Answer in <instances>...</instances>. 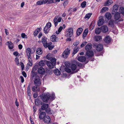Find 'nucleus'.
<instances>
[{"instance_id": "5", "label": "nucleus", "mask_w": 124, "mask_h": 124, "mask_svg": "<svg viewBox=\"0 0 124 124\" xmlns=\"http://www.w3.org/2000/svg\"><path fill=\"white\" fill-rule=\"evenodd\" d=\"M51 26V24L50 22H48L46 23V26L44 27L43 29V31L44 33L45 34H47L49 32L50 28Z\"/></svg>"}, {"instance_id": "44", "label": "nucleus", "mask_w": 124, "mask_h": 124, "mask_svg": "<svg viewBox=\"0 0 124 124\" xmlns=\"http://www.w3.org/2000/svg\"><path fill=\"white\" fill-rule=\"evenodd\" d=\"M86 5V2L85 1H83L81 4V6L82 8H84L85 7Z\"/></svg>"}, {"instance_id": "13", "label": "nucleus", "mask_w": 124, "mask_h": 124, "mask_svg": "<svg viewBox=\"0 0 124 124\" xmlns=\"http://www.w3.org/2000/svg\"><path fill=\"white\" fill-rule=\"evenodd\" d=\"M111 39L110 37L109 36H107L103 40L105 43L108 44L111 42Z\"/></svg>"}, {"instance_id": "37", "label": "nucleus", "mask_w": 124, "mask_h": 124, "mask_svg": "<svg viewBox=\"0 0 124 124\" xmlns=\"http://www.w3.org/2000/svg\"><path fill=\"white\" fill-rule=\"evenodd\" d=\"M70 68L71 70L73 71L75 70L77 68V66L75 64H71Z\"/></svg>"}, {"instance_id": "11", "label": "nucleus", "mask_w": 124, "mask_h": 124, "mask_svg": "<svg viewBox=\"0 0 124 124\" xmlns=\"http://www.w3.org/2000/svg\"><path fill=\"white\" fill-rule=\"evenodd\" d=\"M103 48V45L101 44L97 45L96 47V49L98 51H101Z\"/></svg>"}, {"instance_id": "48", "label": "nucleus", "mask_w": 124, "mask_h": 124, "mask_svg": "<svg viewBox=\"0 0 124 124\" xmlns=\"http://www.w3.org/2000/svg\"><path fill=\"white\" fill-rule=\"evenodd\" d=\"M38 86H33L32 88V90L33 92H35L36 91V90Z\"/></svg>"}, {"instance_id": "3", "label": "nucleus", "mask_w": 124, "mask_h": 124, "mask_svg": "<svg viewBox=\"0 0 124 124\" xmlns=\"http://www.w3.org/2000/svg\"><path fill=\"white\" fill-rule=\"evenodd\" d=\"M50 94H49L45 93L41 96V98L42 101L46 103H47L48 101L50 99Z\"/></svg>"}, {"instance_id": "40", "label": "nucleus", "mask_w": 124, "mask_h": 124, "mask_svg": "<svg viewBox=\"0 0 124 124\" xmlns=\"http://www.w3.org/2000/svg\"><path fill=\"white\" fill-rule=\"evenodd\" d=\"M45 61L43 60H41L39 63V65L41 66H43L45 65Z\"/></svg>"}, {"instance_id": "15", "label": "nucleus", "mask_w": 124, "mask_h": 124, "mask_svg": "<svg viewBox=\"0 0 124 124\" xmlns=\"http://www.w3.org/2000/svg\"><path fill=\"white\" fill-rule=\"evenodd\" d=\"M92 47V45L90 43H88L85 46V49L87 51H90Z\"/></svg>"}, {"instance_id": "55", "label": "nucleus", "mask_w": 124, "mask_h": 124, "mask_svg": "<svg viewBox=\"0 0 124 124\" xmlns=\"http://www.w3.org/2000/svg\"><path fill=\"white\" fill-rule=\"evenodd\" d=\"M28 52H31V50L30 49V48H27L26 50V53Z\"/></svg>"}, {"instance_id": "9", "label": "nucleus", "mask_w": 124, "mask_h": 124, "mask_svg": "<svg viewBox=\"0 0 124 124\" xmlns=\"http://www.w3.org/2000/svg\"><path fill=\"white\" fill-rule=\"evenodd\" d=\"M68 32V35L70 37H71L73 35V30L72 28H70L67 30Z\"/></svg>"}, {"instance_id": "33", "label": "nucleus", "mask_w": 124, "mask_h": 124, "mask_svg": "<svg viewBox=\"0 0 124 124\" xmlns=\"http://www.w3.org/2000/svg\"><path fill=\"white\" fill-rule=\"evenodd\" d=\"M54 72L57 75H60L61 73L60 72L58 69L55 70L54 71Z\"/></svg>"}, {"instance_id": "46", "label": "nucleus", "mask_w": 124, "mask_h": 124, "mask_svg": "<svg viewBox=\"0 0 124 124\" xmlns=\"http://www.w3.org/2000/svg\"><path fill=\"white\" fill-rule=\"evenodd\" d=\"M45 110L46 112L48 114H52V113L51 112V110L50 108H48L47 109H46Z\"/></svg>"}, {"instance_id": "16", "label": "nucleus", "mask_w": 124, "mask_h": 124, "mask_svg": "<svg viewBox=\"0 0 124 124\" xmlns=\"http://www.w3.org/2000/svg\"><path fill=\"white\" fill-rule=\"evenodd\" d=\"M101 29L103 33H106L108 31V28L107 26H102L101 27Z\"/></svg>"}, {"instance_id": "1", "label": "nucleus", "mask_w": 124, "mask_h": 124, "mask_svg": "<svg viewBox=\"0 0 124 124\" xmlns=\"http://www.w3.org/2000/svg\"><path fill=\"white\" fill-rule=\"evenodd\" d=\"M36 70L37 67H34L31 71V75L32 78L35 77L34 80V85L36 86H39L41 84V80L39 77L37 73L34 71Z\"/></svg>"}, {"instance_id": "38", "label": "nucleus", "mask_w": 124, "mask_h": 124, "mask_svg": "<svg viewBox=\"0 0 124 124\" xmlns=\"http://www.w3.org/2000/svg\"><path fill=\"white\" fill-rule=\"evenodd\" d=\"M101 28H98L95 29V33L96 34H99L101 31Z\"/></svg>"}, {"instance_id": "25", "label": "nucleus", "mask_w": 124, "mask_h": 124, "mask_svg": "<svg viewBox=\"0 0 124 124\" xmlns=\"http://www.w3.org/2000/svg\"><path fill=\"white\" fill-rule=\"evenodd\" d=\"M83 29L81 28H78L76 31V34L78 36H79L82 33Z\"/></svg>"}, {"instance_id": "62", "label": "nucleus", "mask_w": 124, "mask_h": 124, "mask_svg": "<svg viewBox=\"0 0 124 124\" xmlns=\"http://www.w3.org/2000/svg\"><path fill=\"white\" fill-rule=\"evenodd\" d=\"M20 78L21 79V81L22 83H23L24 81V80L23 77L22 76H20Z\"/></svg>"}, {"instance_id": "30", "label": "nucleus", "mask_w": 124, "mask_h": 124, "mask_svg": "<svg viewBox=\"0 0 124 124\" xmlns=\"http://www.w3.org/2000/svg\"><path fill=\"white\" fill-rule=\"evenodd\" d=\"M113 2L112 0H108L105 3L104 5L105 6H108L111 4Z\"/></svg>"}, {"instance_id": "54", "label": "nucleus", "mask_w": 124, "mask_h": 124, "mask_svg": "<svg viewBox=\"0 0 124 124\" xmlns=\"http://www.w3.org/2000/svg\"><path fill=\"white\" fill-rule=\"evenodd\" d=\"M15 61L16 62L17 64L18 65L19 64V59L17 57H16L15 58Z\"/></svg>"}, {"instance_id": "42", "label": "nucleus", "mask_w": 124, "mask_h": 124, "mask_svg": "<svg viewBox=\"0 0 124 124\" xmlns=\"http://www.w3.org/2000/svg\"><path fill=\"white\" fill-rule=\"evenodd\" d=\"M46 2V3H47L48 4H51L53 3H54V0H45Z\"/></svg>"}, {"instance_id": "21", "label": "nucleus", "mask_w": 124, "mask_h": 124, "mask_svg": "<svg viewBox=\"0 0 124 124\" xmlns=\"http://www.w3.org/2000/svg\"><path fill=\"white\" fill-rule=\"evenodd\" d=\"M104 23V21L103 18L100 19L98 22V25L99 26L102 25Z\"/></svg>"}, {"instance_id": "28", "label": "nucleus", "mask_w": 124, "mask_h": 124, "mask_svg": "<svg viewBox=\"0 0 124 124\" xmlns=\"http://www.w3.org/2000/svg\"><path fill=\"white\" fill-rule=\"evenodd\" d=\"M14 47L13 44L10 41H8V47L10 49H13Z\"/></svg>"}, {"instance_id": "51", "label": "nucleus", "mask_w": 124, "mask_h": 124, "mask_svg": "<svg viewBox=\"0 0 124 124\" xmlns=\"http://www.w3.org/2000/svg\"><path fill=\"white\" fill-rule=\"evenodd\" d=\"M20 63L22 68V70H23L24 69V65L23 63L22 62H20Z\"/></svg>"}, {"instance_id": "4", "label": "nucleus", "mask_w": 124, "mask_h": 124, "mask_svg": "<svg viewBox=\"0 0 124 124\" xmlns=\"http://www.w3.org/2000/svg\"><path fill=\"white\" fill-rule=\"evenodd\" d=\"M65 64L66 67H65L64 70L67 72L68 73H70L71 74H73L77 72V71H71V70L68 68V67H69L70 64L68 63V62H65Z\"/></svg>"}, {"instance_id": "47", "label": "nucleus", "mask_w": 124, "mask_h": 124, "mask_svg": "<svg viewBox=\"0 0 124 124\" xmlns=\"http://www.w3.org/2000/svg\"><path fill=\"white\" fill-rule=\"evenodd\" d=\"M51 99L52 100H54L55 99V95L54 93H53L51 96L50 95Z\"/></svg>"}, {"instance_id": "41", "label": "nucleus", "mask_w": 124, "mask_h": 124, "mask_svg": "<svg viewBox=\"0 0 124 124\" xmlns=\"http://www.w3.org/2000/svg\"><path fill=\"white\" fill-rule=\"evenodd\" d=\"M92 15V13H89L86 14L84 18L85 19L87 18L88 19Z\"/></svg>"}, {"instance_id": "8", "label": "nucleus", "mask_w": 124, "mask_h": 124, "mask_svg": "<svg viewBox=\"0 0 124 124\" xmlns=\"http://www.w3.org/2000/svg\"><path fill=\"white\" fill-rule=\"evenodd\" d=\"M43 120L45 123L48 124L50 122L51 119L49 116H46L43 118Z\"/></svg>"}, {"instance_id": "50", "label": "nucleus", "mask_w": 124, "mask_h": 124, "mask_svg": "<svg viewBox=\"0 0 124 124\" xmlns=\"http://www.w3.org/2000/svg\"><path fill=\"white\" fill-rule=\"evenodd\" d=\"M69 1L68 0H66L64 1L63 4V6H66L68 3Z\"/></svg>"}, {"instance_id": "26", "label": "nucleus", "mask_w": 124, "mask_h": 124, "mask_svg": "<svg viewBox=\"0 0 124 124\" xmlns=\"http://www.w3.org/2000/svg\"><path fill=\"white\" fill-rule=\"evenodd\" d=\"M106 17L108 20L110 19L111 18V14L109 12H107L105 14Z\"/></svg>"}, {"instance_id": "34", "label": "nucleus", "mask_w": 124, "mask_h": 124, "mask_svg": "<svg viewBox=\"0 0 124 124\" xmlns=\"http://www.w3.org/2000/svg\"><path fill=\"white\" fill-rule=\"evenodd\" d=\"M79 51V49L78 47H75L74 49L73 52H72L73 55H74L75 54L77 53Z\"/></svg>"}, {"instance_id": "45", "label": "nucleus", "mask_w": 124, "mask_h": 124, "mask_svg": "<svg viewBox=\"0 0 124 124\" xmlns=\"http://www.w3.org/2000/svg\"><path fill=\"white\" fill-rule=\"evenodd\" d=\"M54 23L55 27H56L57 25L58 22L57 21V18L56 17L54 19Z\"/></svg>"}, {"instance_id": "58", "label": "nucleus", "mask_w": 124, "mask_h": 124, "mask_svg": "<svg viewBox=\"0 0 124 124\" xmlns=\"http://www.w3.org/2000/svg\"><path fill=\"white\" fill-rule=\"evenodd\" d=\"M48 47V48L49 50H51L54 47L53 46H50L48 45V46L47 47Z\"/></svg>"}, {"instance_id": "14", "label": "nucleus", "mask_w": 124, "mask_h": 124, "mask_svg": "<svg viewBox=\"0 0 124 124\" xmlns=\"http://www.w3.org/2000/svg\"><path fill=\"white\" fill-rule=\"evenodd\" d=\"M52 42H57L59 41V38H57L56 36L54 35H52L50 38Z\"/></svg>"}, {"instance_id": "6", "label": "nucleus", "mask_w": 124, "mask_h": 124, "mask_svg": "<svg viewBox=\"0 0 124 124\" xmlns=\"http://www.w3.org/2000/svg\"><path fill=\"white\" fill-rule=\"evenodd\" d=\"M70 50L68 48L66 49L62 53V56L64 58H67L70 54Z\"/></svg>"}, {"instance_id": "7", "label": "nucleus", "mask_w": 124, "mask_h": 124, "mask_svg": "<svg viewBox=\"0 0 124 124\" xmlns=\"http://www.w3.org/2000/svg\"><path fill=\"white\" fill-rule=\"evenodd\" d=\"M44 38H43L41 39V42L43 44L44 47L45 48L47 47L48 46V44L47 42V38H45V37Z\"/></svg>"}, {"instance_id": "49", "label": "nucleus", "mask_w": 124, "mask_h": 124, "mask_svg": "<svg viewBox=\"0 0 124 124\" xmlns=\"http://www.w3.org/2000/svg\"><path fill=\"white\" fill-rule=\"evenodd\" d=\"M76 64L79 67H81L82 66V63L78 62H76Z\"/></svg>"}, {"instance_id": "20", "label": "nucleus", "mask_w": 124, "mask_h": 124, "mask_svg": "<svg viewBox=\"0 0 124 124\" xmlns=\"http://www.w3.org/2000/svg\"><path fill=\"white\" fill-rule=\"evenodd\" d=\"M42 105L41 106V108L42 110H45L49 107V105L47 104L43 103Z\"/></svg>"}, {"instance_id": "18", "label": "nucleus", "mask_w": 124, "mask_h": 124, "mask_svg": "<svg viewBox=\"0 0 124 124\" xmlns=\"http://www.w3.org/2000/svg\"><path fill=\"white\" fill-rule=\"evenodd\" d=\"M78 60L79 61L83 62L86 61V58L85 56H80L78 57Z\"/></svg>"}, {"instance_id": "60", "label": "nucleus", "mask_w": 124, "mask_h": 124, "mask_svg": "<svg viewBox=\"0 0 124 124\" xmlns=\"http://www.w3.org/2000/svg\"><path fill=\"white\" fill-rule=\"evenodd\" d=\"M79 43V42L78 41H76V42L75 43H74L73 45L75 46H77L78 44Z\"/></svg>"}, {"instance_id": "2", "label": "nucleus", "mask_w": 124, "mask_h": 124, "mask_svg": "<svg viewBox=\"0 0 124 124\" xmlns=\"http://www.w3.org/2000/svg\"><path fill=\"white\" fill-rule=\"evenodd\" d=\"M47 58L51 61H47L46 62V64L47 66L50 69L53 68L54 66H55L56 61L55 58Z\"/></svg>"}, {"instance_id": "56", "label": "nucleus", "mask_w": 124, "mask_h": 124, "mask_svg": "<svg viewBox=\"0 0 124 124\" xmlns=\"http://www.w3.org/2000/svg\"><path fill=\"white\" fill-rule=\"evenodd\" d=\"M22 73L23 76L26 78L27 77V75L26 73L24 71H23L22 72Z\"/></svg>"}, {"instance_id": "57", "label": "nucleus", "mask_w": 124, "mask_h": 124, "mask_svg": "<svg viewBox=\"0 0 124 124\" xmlns=\"http://www.w3.org/2000/svg\"><path fill=\"white\" fill-rule=\"evenodd\" d=\"M41 29V28H37L36 30L35 31V32H36L37 33H38L39 31H40V30Z\"/></svg>"}, {"instance_id": "61", "label": "nucleus", "mask_w": 124, "mask_h": 124, "mask_svg": "<svg viewBox=\"0 0 124 124\" xmlns=\"http://www.w3.org/2000/svg\"><path fill=\"white\" fill-rule=\"evenodd\" d=\"M29 62L27 64V65H28L29 66H31L32 65V60H31V62H30L29 61Z\"/></svg>"}, {"instance_id": "63", "label": "nucleus", "mask_w": 124, "mask_h": 124, "mask_svg": "<svg viewBox=\"0 0 124 124\" xmlns=\"http://www.w3.org/2000/svg\"><path fill=\"white\" fill-rule=\"evenodd\" d=\"M33 109L34 112V113L36 111L37 108H36V106H33Z\"/></svg>"}, {"instance_id": "32", "label": "nucleus", "mask_w": 124, "mask_h": 124, "mask_svg": "<svg viewBox=\"0 0 124 124\" xmlns=\"http://www.w3.org/2000/svg\"><path fill=\"white\" fill-rule=\"evenodd\" d=\"M27 89V93L28 94V95L30 97L31 96V89L30 85H28V86Z\"/></svg>"}, {"instance_id": "22", "label": "nucleus", "mask_w": 124, "mask_h": 124, "mask_svg": "<svg viewBox=\"0 0 124 124\" xmlns=\"http://www.w3.org/2000/svg\"><path fill=\"white\" fill-rule=\"evenodd\" d=\"M35 102L36 105H42L43 103V102H42L40 100L38 99H35Z\"/></svg>"}, {"instance_id": "43", "label": "nucleus", "mask_w": 124, "mask_h": 124, "mask_svg": "<svg viewBox=\"0 0 124 124\" xmlns=\"http://www.w3.org/2000/svg\"><path fill=\"white\" fill-rule=\"evenodd\" d=\"M119 10L120 12L122 13L124 16V8L123 7H120L119 8Z\"/></svg>"}, {"instance_id": "52", "label": "nucleus", "mask_w": 124, "mask_h": 124, "mask_svg": "<svg viewBox=\"0 0 124 124\" xmlns=\"http://www.w3.org/2000/svg\"><path fill=\"white\" fill-rule=\"evenodd\" d=\"M86 41H84L83 42L82 44H81L80 46L81 47H83L87 43Z\"/></svg>"}, {"instance_id": "29", "label": "nucleus", "mask_w": 124, "mask_h": 124, "mask_svg": "<svg viewBox=\"0 0 124 124\" xmlns=\"http://www.w3.org/2000/svg\"><path fill=\"white\" fill-rule=\"evenodd\" d=\"M88 32V30L87 29H86L84 31L83 34V39H84L86 36Z\"/></svg>"}, {"instance_id": "59", "label": "nucleus", "mask_w": 124, "mask_h": 124, "mask_svg": "<svg viewBox=\"0 0 124 124\" xmlns=\"http://www.w3.org/2000/svg\"><path fill=\"white\" fill-rule=\"evenodd\" d=\"M18 54L19 53L17 51H15L13 53V55L16 56H17Z\"/></svg>"}, {"instance_id": "64", "label": "nucleus", "mask_w": 124, "mask_h": 124, "mask_svg": "<svg viewBox=\"0 0 124 124\" xmlns=\"http://www.w3.org/2000/svg\"><path fill=\"white\" fill-rule=\"evenodd\" d=\"M63 29V27L62 26H61L59 28L58 31H59V32H61L62 29Z\"/></svg>"}, {"instance_id": "19", "label": "nucleus", "mask_w": 124, "mask_h": 124, "mask_svg": "<svg viewBox=\"0 0 124 124\" xmlns=\"http://www.w3.org/2000/svg\"><path fill=\"white\" fill-rule=\"evenodd\" d=\"M94 54L92 50L89 51H87L86 52V55L89 57H92Z\"/></svg>"}, {"instance_id": "23", "label": "nucleus", "mask_w": 124, "mask_h": 124, "mask_svg": "<svg viewBox=\"0 0 124 124\" xmlns=\"http://www.w3.org/2000/svg\"><path fill=\"white\" fill-rule=\"evenodd\" d=\"M46 113L45 112H41L39 115V118L40 119H43L46 116Z\"/></svg>"}, {"instance_id": "35", "label": "nucleus", "mask_w": 124, "mask_h": 124, "mask_svg": "<svg viewBox=\"0 0 124 124\" xmlns=\"http://www.w3.org/2000/svg\"><path fill=\"white\" fill-rule=\"evenodd\" d=\"M108 25H110V26L112 27H114V21L112 20H110L108 23Z\"/></svg>"}, {"instance_id": "36", "label": "nucleus", "mask_w": 124, "mask_h": 124, "mask_svg": "<svg viewBox=\"0 0 124 124\" xmlns=\"http://www.w3.org/2000/svg\"><path fill=\"white\" fill-rule=\"evenodd\" d=\"M108 10V8L106 7H103L101 9L100 11L101 13H103L106 11Z\"/></svg>"}, {"instance_id": "53", "label": "nucleus", "mask_w": 124, "mask_h": 124, "mask_svg": "<svg viewBox=\"0 0 124 124\" xmlns=\"http://www.w3.org/2000/svg\"><path fill=\"white\" fill-rule=\"evenodd\" d=\"M22 37L23 38H27V36L24 33H22L21 35Z\"/></svg>"}, {"instance_id": "31", "label": "nucleus", "mask_w": 124, "mask_h": 124, "mask_svg": "<svg viewBox=\"0 0 124 124\" xmlns=\"http://www.w3.org/2000/svg\"><path fill=\"white\" fill-rule=\"evenodd\" d=\"M36 53L38 55L41 54H42V51L41 48H39L36 50Z\"/></svg>"}, {"instance_id": "10", "label": "nucleus", "mask_w": 124, "mask_h": 124, "mask_svg": "<svg viewBox=\"0 0 124 124\" xmlns=\"http://www.w3.org/2000/svg\"><path fill=\"white\" fill-rule=\"evenodd\" d=\"M118 8V6L116 4L113 7V9L111 13L112 14L114 15L115 13L116 12Z\"/></svg>"}, {"instance_id": "12", "label": "nucleus", "mask_w": 124, "mask_h": 124, "mask_svg": "<svg viewBox=\"0 0 124 124\" xmlns=\"http://www.w3.org/2000/svg\"><path fill=\"white\" fill-rule=\"evenodd\" d=\"M38 73L40 74H44L45 72V69L42 67H40L38 69Z\"/></svg>"}, {"instance_id": "24", "label": "nucleus", "mask_w": 124, "mask_h": 124, "mask_svg": "<svg viewBox=\"0 0 124 124\" xmlns=\"http://www.w3.org/2000/svg\"><path fill=\"white\" fill-rule=\"evenodd\" d=\"M46 2L45 0H40L38 1L37 3V4L38 5L45 4L46 3Z\"/></svg>"}, {"instance_id": "39", "label": "nucleus", "mask_w": 124, "mask_h": 124, "mask_svg": "<svg viewBox=\"0 0 124 124\" xmlns=\"http://www.w3.org/2000/svg\"><path fill=\"white\" fill-rule=\"evenodd\" d=\"M27 56H28V61L30 62H31V53H26Z\"/></svg>"}, {"instance_id": "27", "label": "nucleus", "mask_w": 124, "mask_h": 124, "mask_svg": "<svg viewBox=\"0 0 124 124\" xmlns=\"http://www.w3.org/2000/svg\"><path fill=\"white\" fill-rule=\"evenodd\" d=\"M94 40L96 41H98L102 39V37L101 36L98 35H96L95 36L94 38Z\"/></svg>"}, {"instance_id": "17", "label": "nucleus", "mask_w": 124, "mask_h": 124, "mask_svg": "<svg viewBox=\"0 0 124 124\" xmlns=\"http://www.w3.org/2000/svg\"><path fill=\"white\" fill-rule=\"evenodd\" d=\"M114 14H115L114 18L116 20H118L120 18L121 16L120 13L117 12L115 13Z\"/></svg>"}]
</instances>
